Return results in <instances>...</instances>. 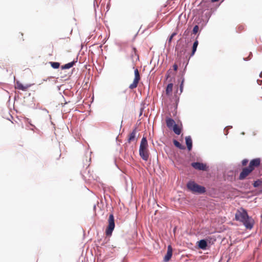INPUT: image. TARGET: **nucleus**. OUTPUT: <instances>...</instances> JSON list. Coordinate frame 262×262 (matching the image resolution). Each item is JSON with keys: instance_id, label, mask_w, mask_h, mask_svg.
Wrapping results in <instances>:
<instances>
[{"instance_id": "1", "label": "nucleus", "mask_w": 262, "mask_h": 262, "mask_svg": "<svg viewBox=\"0 0 262 262\" xmlns=\"http://www.w3.org/2000/svg\"><path fill=\"white\" fill-rule=\"evenodd\" d=\"M235 219L242 222L247 229H251L253 227V219L248 215L247 210L243 208H241V210L237 211L235 214Z\"/></svg>"}, {"instance_id": "24", "label": "nucleus", "mask_w": 262, "mask_h": 262, "mask_svg": "<svg viewBox=\"0 0 262 262\" xmlns=\"http://www.w3.org/2000/svg\"><path fill=\"white\" fill-rule=\"evenodd\" d=\"M261 160L260 158H256L252 160L249 164H260Z\"/></svg>"}, {"instance_id": "11", "label": "nucleus", "mask_w": 262, "mask_h": 262, "mask_svg": "<svg viewBox=\"0 0 262 262\" xmlns=\"http://www.w3.org/2000/svg\"><path fill=\"white\" fill-rule=\"evenodd\" d=\"M139 154L142 158L145 160H147L149 156V152L148 149H139Z\"/></svg>"}, {"instance_id": "29", "label": "nucleus", "mask_w": 262, "mask_h": 262, "mask_svg": "<svg viewBox=\"0 0 262 262\" xmlns=\"http://www.w3.org/2000/svg\"><path fill=\"white\" fill-rule=\"evenodd\" d=\"M171 73V70H169L168 71H167V75H166V77H167V78H168V77H169L170 76V74Z\"/></svg>"}, {"instance_id": "4", "label": "nucleus", "mask_w": 262, "mask_h": 262, "mask_svg": "<svg viewBox=\"0 0 262 262\" xmlns=\"http://www.w3.org/2000/svg\"><path fill=\"white\" fill-rule=\"evenodd\" d=\"M115 227V219L113 213L109 215L108 226L105 230V234L107 236L111 235Z\"/></svg>"}, {"instance_id": "34", "label": "nucleus", "mask_w": 262, "mask_h": 262, "mask_svg": "<svg viewBox=\"0 0 262 262\" xmlns=\"http://www.w3.org/2000/svg\"><path fill=\"white\" fill-rule=\"evenodd\" d=\"M96 207V205H94V209H95Z\"/></svg>"}, {"instance_id": "6", "label": "nucleus", "mask_w": 262, "mask_h": 262, "mask_svg": "<svg viewBox=\"0 0 262 262\" xmlns=\"http://www.w3.org/2000/svg\"><path fill=\"white\" fill-rule=\"evenodd\" d=\"M209 240L208 238L201 239L196 243V245L198 249L203 250H206L208 249Z\"/></svg>"}, {"instance_id": "31", "label": "nucleus", "mask_w": 262, "mask_h": 262, "mask_svg": "<svg viewBox=\"0 0 262 262\" xmlns=\"http://www.w3.org/2000/svg\"><path fill=\"white\" fill-rule=\"evenodd\" d=\"M173 68L174 72H176L178 70V66L176 64H173Z\"/></svg>"}, {"instance_id": "30", "label": "nucleus", "mask_w": 262, "mask_h": 262, "mask_svg": "<svg viewBox=\"0 0 262 262\" xmlns=\"http://www.w3.org/2000/svg\"><path fill=\"white\" fill-rule=\"evenodd\" d=\"M248 162L249 160L247 159H245L242 161V164H248Z\"/></svg>"}, {"instance_id": "38", "label": "nucleus", "mask_w": 262, "mask_h": 262, "mask_svg": "<svg viewBox=\"0 0 262 262\" xmlns=\"http://www.w3.org/2000/svg\"><path fill=\"white\" fill-rule=\"evenodd\" d=\"M89 162H91V158H90V160H89Z\"/></svg>"}, {"instance_id": "26", "label": "nucleus", "mask_w": 262, "mask_h": 262, "mask_svg": "<svg viewBox=\"0 0 262 262\" xmlns=\"http://www.w3.org/2000/svg\"><path fill=\"white\" fill-rule=\"evenodd\" d=\"M199 30V27L198 25H195L193 29L192 32L193 34H196Z\"/></svg>"}, {"instance_id": "8", "label": "nucleus", "mask_w": 262, "mask_h": 262, "mask_svg": "<svg viewBox=\"0 0 262 262\" xmlns=\"http://www.w3.org/2000/svg\"><path fill=\"white\" fill-rule=\"evenodd\" d=\"M172 248L171 245L167 247V253L164 257L163 261L164 262H168L172 255Z\"/></svg>"}, {"instance_id": "35", "label": "nucleus", "mask_w": 262, "mask_h": 262, "mask_svg": "<svg viewBox=\"0 0 262 262\" xmlns=\"http://www.w3.org/2000/svg\"><path fill=\"white\" fill-rule=\"evenodd\" d=\"M116 167H117L118 168H119V167H118V164H116Z\"/></svg>"}, {"instance_id": "37", "label": "nucleus", "mask_w": 262, "mask_h": 262, "mask_svg": "<svg viewBox=\"0 0 262 262\" xmlns=\"http://www.w3.org/2000/svg\"><path fill=\"white\" fill-rule=\"evenodd\" d=\"M182 84H183V82H182V83H181V89H182Z\"/></svg>"}, {"instance_id": "17", "label": "nucleus", "mask_w": 262, "mask_h": 262, "mask_svg": "<svg viewBox=\"0 0 262 262\" xmlns=\"http://www.w3.org/2000/svg\"><path fill=\"white\" fill-rule=\"evenodd\" d=\"M198 44H199V42H198V40H196L194 42V43L193 44L192 49V52H191V54L190 55L191 56H193L194 54V53H195V51L196 50Z\"/></svg>"}, {"instance_id": "32", "label": "nucleus", "mask_w": 262, "mask_h": 262, "mask_svg": "<svg viewBox=\"0 0 262 262\" xmlns=\"http://www.w3.org/2000/svg\"><path fill=\"white\" fill-rule=\"evenodd\" d=\"M219 0H211V2L212 3H214V2H217L219 1Z\"/></svg>"}, {"instance_id": "10", "label": "nucleus", "mask_w": 262, "mask_h": 262, "mask_svg": "<svg viewBox=\"0 0 262 262\" xmlns=\"http://www.w3.org/2000/svg\"><path fill=\"white\" fill-rule=\"evenodd\" d=\"M193 168L199 170L207 171L209 169L208 165H191Z\"/></svg>"}, {"instance_id": "13", "label": "nucleus", "mask_w": 262, "mask_h": 262, "mask_svg": "<svg viewBox=\"0 0 262 262\" xmlns=\"http://www.w3.org/2000/svg\"><path fill=\"white\" fill-rule=\"evenodd\" d=\"M136 128H135L133 132L129 134L128 138V142L130 143L133 141H135L136 140Z\"/></svg>"}, {"instance_id": "7", "label": "nucleus", "mask_w": 262, "mask_h": 262, "mask_svg": "<svg viewBox=\"0 0 262 262\" xmlns=\"http://www.w3.org/2000/svg\"><path fill=\"white\" fill-rule=\"evenodd\" d=\"M176 50L177 51V55L182 57L184 55L186 51V47L184 45H178L176 47Z\"/></svg>"}, {"instance_id": "15", "label": "nucleus", "mask_w": 262, "mask_h": 262, "mask_svg": "<svg viewBox=\"0 0 262 262\" xmlns=\"http://www.w3.org/2000/svg\"><path fill=\"white\" fill-rule=\"evenodd\" d=\"M166 125L168 128L173 127L175 124L174 121L171 118H168L166 119Z\"/></svg>"}, {"instance_id": "12", "label": "nucleus", "mask_w": 262, "mask_h": 262, "mask_svg": "<svg viewBox=\"0 0 262 262\" xmlns=\"http://www.w3.org/2000/svg\"><path fill=\"white\" fill-rule=\"evenodd\" d=\"M148 143L146 137H143L141 140L139 149H148Z\"/></svg>"}, {"instance_id": "3", "label": "nucleus", "mask_w": 262, "mask_h": 262, "mask_svg": "<svg viewBox=\"0 0 262 262\" xmlns=\"http://www.w3.org/2000/svg\"><path fill=\"white\" fill-rule=\"evenodd\" d=\"M260 165H248V166L242 168L239 173L238 180H244L251 173L256 167H258Z\"/></svg>"}, {"instance_id": "18", "label": "nucleus", "mask_w": 262, "mask_h": 262, "mask_svg": "<svg viewBox=\"0 0 262 262\" xmlns=\"http://www.w3.org/2000/svg\"><path fill=\"white\" fill-rule=\"evenodd\" d=\"M16 39L18 42H21L24 41V34L21 32H19L16 36Z\"/></svg>"}, {"instance_id": "23", "label": "nucleus", "mask_w": 262, "mask_h": 262, "mask_svg": "<svg viewBox=\"0 0 262 262\" xmlns=\"http://www.w3.org/2000/svg\"><path fill=\"white\" fill-rule=\"evenodd\" d=\"M51 67L54 69H58L60 66V63L57 62H50Z\"/></svg>"}, {"instance_id": "36", "label": "nucleus", "mask_w": 262, "mask_h": 262, "mask_svg": "<svg viewBox=\"0 0 262 262\" xmlns=\"http://www.w3.org/2000/svg\"><path fill=\"white\" fill-rule=\"evenodd\" d=\"M89 165H88V166L86 167V169H87L88 168V167H89Z\"/></svg>"}, {"instance_id": "2", "label": "nucleus", "mask_w": 262, "mask_h": 262, "mask_svg": "<svg viewBox=\"0 0 262 262\" xmlns=\"http://www.w3.org/2000/svg\"><path fill=\"white\" fill-rule=\"evenodd\" d=\"M186 187L194 194H202L206 192V189L204 186L199 185L193 181H189L186 184Z\"/></svg>"}, {"instance_id": "22", "label": "nucleus", "mask_w": 262, "mask_h": 262, "mask_svg": "<svg viewBox=\"0 0 262 262\" xmlns=\"http://www.w3.org/2000/svg\"><path fill=\"white\" fill-rule=\"evenodd\" d=\"M262 184V180L260 179H257V180L254 181L253 183V186L255 188L258 187Z\"/></svg>"}, {"instance_id": "14", "label": "nucleus", "mask_w": 262, "mask_h": 262, "mask_svg": "<svg viewBox=\"0 0 262 262\" xmlns=\"http://www.w3.org/2000/svg\"><path fill=\"white\" fill-rule=\"evenodd\" d=\"M186 144L188 150H190L192 148V141L190 136H187L185 138Z\"/></svg>"}, {"instance_id": "33", "label": "nucleus", "mask_w": 262, "mask_h": 262, "mask_svg": "<svg viewBox=\"0 0 262 262\" xmlns=\"http://www.w3.org/2000/svg\"><path fill=\"white\" fill-rule=\"evenodd\" d=\"M157 166H158L159 168H161V165H156Z\"/></svg>"}, {"instance_id": "21", "label": "nucleus", "mask_w": 262, "mask_h": 262, "mask_svg": "<svg viewBox=\"0 0 262 262\" xmlns=\"http://www.w3.org/2000/svg\"><path fill=\"white\" fill-rule=\"evenodd\" d=\"M173 130L177 135H180L181 133V129L177 124H174L173 127Z\"/></svg>"}, {"instance_id": "28", "label": "nucleus", "mask_w": 262, "mask_h": 262, "mask_svg": "<svg viewBox=\"0 0 262 262\" xmlns=\"http://www.w3.org/2000/svg\"><path fill=\"white\" fill-rule=\"evenodd\" d=\"M176 35H177V33H176V32H173V33L170 35V36L169 37V39H168V42H169V43L171 41V40H172V39L173 37L174 36H176Z\"/></svg>"}, {"instance_id": "9", "label": "nucleus", "mask_w": 262, "mask_h": 262, "mask_svg": "<svg viewBox=\"0 0 262 262\" xmlns=\"http://www.w3.org/2000/svg\"><path fill=\"white\" fill-rule=\"evenodd\" d=\"M31 84H27L26 85H23L19 81H16L15 83V89L23 91H26L30 86Z\"/></svg>"}, {"instance_id": "20", "label": "nucleus", "mask_w": 262, "mask_h": 262, "mask_svg": "<svg viewBox=\"0 0 262 262\" xmlns=\"http://www.w3.org/2000/svg\"><path fill=\"white\" fill-rule=\"evenodd\" d=\"M74 64H75V62L74 61H72V62H69L68 63H67V64L62 66L61 67V69H70V68H72L74 66Z\"/></svg>"}, {"instance_id": "19", "label": "nucleus", "mask_w": 262, "mask_h": 262, "mask_svg": "<svg viewBox=\"0 0 262 262\" xmlns=\"http://www.w3.org/2000/svg\"><path fill=\"white\" fill-rule=\"evenodd\" d=\"M173 144L175 146L181 149H185V146L184 145H182L179 142L177 141L176 140H174L173 141Z\"/></svg>"}, {"instance_id": "25", "label": "nucleus", "mask_w": 262, "mask_h": 262, "mask_svg": "<svg viewBox=\"0 0 262 262\" xmlns=\"http://www.w3.org/2000/svg\"><path fill=\"white\" fill-rule=\"evenodd\" d=\"M203 160L200 157L197 158L196 161L195 162H194L192 163L191 164H203Z\"/></svg>"}, {"instance_id": "5", "label": "nucleus", "mask_w": 262, "mask_h": 262, "mask_svg": "<svg viewBox=\"0 0 262 262\" xmlns=\"http://www.w3.org/2000/svg\"><path fill=\"white\" fill-rule=\"evenodd\" d=\"M134 73L135 78L133 82L129 86V88L131 90H133L137 87L139 81L141 79L139 71L138 69H135Z\"/></svg>"}, {"instance_id": "16", "label": "nucleus", "mask_w": 262, "mask_h": 262, "mask_svg": "<svg viewBox=\"0 0 262 262\" xmlns=\"http://www.w3.org/2000/svg\"><path fill=\"white\" fill-rule=\"evenodd\" d=\"M172 88H173V84L172 83H169L166 88V93L167 95H169L171 94L172 91Z\"/></svg>"}, {"instance_id": "27", "label": "nucleus", "mask_w": 262, "mask_h": 262, "mask_svg": "<svg viewBox=\"0 0 262 262\" xmlns=\"http://www.w3.org/2000/svg\"><path fill=\"white\" fill-rule=\"evenodd\" d=\"M132 50H133V52H134V54H132V57H133V56H134V55H135V56H137V57H138V58L139 59V56H138V54H137V51L135 47H133V48H132Z\"/></svg>"}]
</instances>
